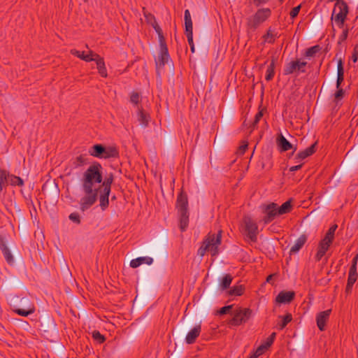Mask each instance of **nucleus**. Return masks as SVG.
Instances as JSON below:
<instances>
[{"instance_id":"5fc2aeb1","label":"nucleus","mask_w":358,"mask_h":358,"mask_svg":"<svg viewBox=\"0 0 358 358\" xmlns=\"http://www.w3.org/2000/svg\"><path fill=\"white\" fill-rule=\"evenodd\" d=\"M247 148H248V144L247 143H244L243 145H241L239 147L238 151H239V152L241 154H244V152H245Z\"/></svg>"},{"instance_id":"e2e57ef3","label":"nucleus","mask_w":358,"mask_h":358,"mask_svg":"<svg viewBox=\"0 0 358 358\" xmlns=\"http://www.w3.org/2000/svg\"><path fill=\"white\" fill-rule=\"evenodd\" d=\"M280 1H282L283 0H280Z\"/></svg>"},{"instance_id":"6ab92c4d","label":"nucleus","mask_w":358,"mask_h":358,"mask_svg":"<svg viewBox=\"0 0 358 358\" xmlns=\"http://www.w3.org/2000/svg\"><path fill=\"white\" fill-rule=\"evenodd\" d=\"M153 262V259L150 257H141L136 259H132L130 262V266L131 268H137L141 264H145L148 265L152 264Z\"/></svg>"},{"instance_id":"13d9d810","label":"nucleus","mask_w":358,"mask_h":358,"mask_svg":"<svg viewBox=\"0 0 358 358\" xmlns=\"http://www.w3.org/2000/svg\"><path fill=\"white\" fill-rule=\"evenodd\" d=\"M352 61L354 62H356L357 61V55L355 51L354 52V53L352 55Z\"/></svg>"},{"instance_id":"864d4df0","label":"nucleus","mask_w":358,"mask_h":358,"mask_svg":"<svg viewBox=\"0 0 358 358\" xmlns=\"http://www.w3.org/2000/svg\"><path fill=\"white\" fill-rule=\"evenodd\" d=\"M145 17H146L147 21L151 24L152 23H155V21H156L155 17L151 14L145 15Z\"/></svg>"},{"instance_id":"f8f14e48","label":"nucleus","mask_w":358,"mask_h":358,"mask_svg":"<svg viewBox=\"0 0 358 358\" xmlns=\"http://www.w3.org/2000/svg\"><path fill=\"white\" fill-rule=\"evenodd\" d=\"M307 62L300 60L291 61L284 68V75L287 76L292 73H305Z\"/></svg>"},{"instance_id":"e433bc0d","label":"nucleus","mask_w":358,"mask_h":358,"mask_svg":"<svg viewBox=\"0 0 358 358\" xmlns=\"http://www.w3.org/2000/svg\"><path fill=\"white\" fill-rule=\"evenodd\" d=\"M244 288L242 285H237L232 287L229 291V294L233 296H241L243 293Z\"/></svg>"},{"instance_id":"b1692460","label":"nucleus","mask_w":358,"mask_h":358,"mask_svg":"<svg viewBox=\"0 0 358 358\" xmlns=\"http://www.w3.org/2000/svg\"><path fill=\"white\" fill-rule=\"evenodd\" d=\"M344 80V69L342 59H340L338 62L337 65V80H336V87L339 88L341 83Z\"/></svg>"},{"instance_id":"7c9ffc66","label":"nucleus","mask_w":358,"mask_h":358,"mask_svg":"<svg viewBox=\"0 0 358 358\" xmlns=\"http://www.w3.org/2000/svg\"><path fill=\"white\" fill-rule=\"evenodd\" d=\"M8 173L6 170L0 169V192L6 187L8 184Z\"/></svg>"},{"instance_id":"4468645a","label":"nucleus","mask_w":358,"mask_h":358,"mask_svg":"<svg viewBox=\"0 0 358 358\" xmlns=\"http://www.w3.org/2000/svg\"><path fill=\"white\" fill-rule=\"evenodd\" d=\"M331 309H329L324 311L320 312L316 315L317 326L320 331L325 329L327 322L329 319Z\"/></svg>"},{"instance_id":"a19ab883","label":"nucleus","mask_w":358,"mask_h":358,"mask_svg":"<svg viewBox=\"0 0 358 358\" xmlns=\"http://www.w3.org/2000/svg\"><path fill=\"white\" fill-rule=\"evenodd\" d=\"M140 94L138 92H132L130 96V101L136 105L140 102Z\"/></svg>"},{"instance_id":"f257e3e1","label":"nucleus","mask_w":358,"mask_h":358,"mask_svg":"<svg viewBox=\"0 0 358 358\" xmlns=\"http://www.w3.org/2000/svg\"><path fill=\"white\" fill-rule=\"evenodd\" d=\"M102 166L99 163L90 166L84 172L82 182V189L84 196L80 201V208L85 211L92 206L99 198L101 183L103 180Z\"/></svg>"},{"instance_id":"49530a36","label":"nucleus","mask_w":358,"mask_h":358,"mask_svg":"<svg viewBox=\"0 0 358 358\" xmlns=\"http://www.w3.org/2000/svg\"><path fill=\"white\" fill-rule=\"evenodd\" d=\"M232 308H233L232 305L224 306L220 309V310L218 311V313L220 315H224V314L229 313Z\"/></svg>"},{"instance_id":"3c124183","label":"nucleus","mask_w":358,"mask_h":358,"mask_svg":"<svg viewBox=\"0 0 358 358\" xmlns=\"http://www.w3.org/2000/svg\"><path fill=\"white\" fill-rule=\"evenodd\" d=\"M158 38H159V43L160 48H164V46H167L166 44L165 38H164L163 34H159V35H158Z\"/></svg>"},{"instance_id":"f704fd0d","label":"nucleus","mask_w":358,"mask_h":358,"mask_svg":"<svg viewBox=\"0 0 358 358\" xmlns=\"http://www.w3.org/2000/svg\"><path fill=\"white\" fill-rule=\"evenodd\" d=\"M292 315L287 313L285 317H282L281 322L278 324V329L280 330L283 329L287 326V324L292 321Z\"/></svg>"},{"instance_id":"4d7b16f0","label":"nucleus","mask_w":358,"mask_h":358,"mask_svg":"<svg viewBox=\"0 0 358 358\" xmlns=\"http://www.w3.org/2000/svg\"><path fill=\"white\" fill-rule=\"evenodd\" d=\"M80 52H81L80 51L75 50V49H73L71 50V55H73L78 58H79V57H80Z\"/></svg>"},{"instance_id":"a18cd8bd","label":"nucleus","mask_w":358,"mask_h":358,"mask_svg":"<svg viewBox=\"0 0 358 358\" xmlns=\"http://www.w3.org/2000/svg\"><path fill=\"white\" fill-rule=\"evenodd\" d=\"M263 116V110H259L255 117V120L252 122V127L255 128V127L259 123L260 120L262 119Z\"/></svg>"},{"instance_id":"79ce46f5","label":"nucleus","mask_w":358,"mask_h":358,"mask_svg":"<svg viewBox=\"0 0 358 358\" xmlns=\"http://www.w3.org/2000/svg\"><path fill=\"white\" fill-rule=\"evenodd\" d=\"M275 337V333H272L269 338H267L266 341L262 344V346H264V348L268 349L273 343V340Z\"/></svg>"},{"instance_id":"6e6552de","label":"nucleus","mask_w":358,"mask_h":358,"mask_svg":"<svg viewBox=\"0 0 358 358\" xmlns=\"http://www.w3.org/2000/svg\"><path fill=\"white\" fill-rule=\"evenodd\" d=\"M270 15L271 10L269 8L259 9L255 15L247 19V26L249 29L255 30Z\"/></svg>"},{"instance_id":"052dcab7","label":"nucleus","mask_w":358,"mask_h":358,"mask_svg":"<svg viewBox=\"0 0 358 358\" xmlns=\"http://www.w3.org/2000/svg\"><path fill=\"white\" fill-rule=\"evenodd\" d=\"M85 53L84 51L81 52H80V57H79V58L82 60H84V58L85 57Z\"/></svg>"},{"instance_id":"393cba45","label":"nucleus","mask_w":358,"mask_h":358,"mask_svg":"<svg viewBox=\"0 0 358 358\" xmlns=\"http://www.w3.org/2000/svg\"><path fill=\"white\" fill-rule=\"evenodd\" d=\"M88 163V158L85 155H80L74 158L72 161V165L73 168L76 169L80 166H83Z\"/></svg>"},{"instance_id":"ea45409f","label":"nucleus","mask_w":358,"mask_h":358,"mask_svg":"<svg viewBox=\"0 0 358 358\" xmlns=\"http://www.w3.org/2000/svg\"><path fill=\"white\" fill-rule=\"evenodd\" d=\"M266 349L264 348V346H262V345L259 346L257 350L250 355L249 358H257L260 355H262Z\"/></svg>"},{"instance_id":"20e7f679","label":"nucleus","mask_w":358,"mask_h":358,"mask_svg":"<svg viewBox=\"0 0 358 358\" xmlns=\"http://www.w3.org/2000/svg\"><path fill=\"white\" fill-rule=\"evenodd\" d=\"M337 224L332 225L327 231L324 238L320 241L317 248V252L315 255V260L319 262L329 250L330 245L334 239L335 231L337 229Z\"/></svg>"},{"instance_id":"7ed1b4c3","label":"nucleus","mask_w":358,"mask_h":358,"mask_svg":"<svg viewBox=\"0 0 358 358\" xmlns=\"http://www.w3.org/2000/svg\"><path fill=\"white\" fill-rule=\"evenodd\" d=\"M176 206L180 216V228L183 231L186 229L189 223L188 201L185 194L180 193L178 195Z\"/></svg>"},{"instance_id":"473e14b6","label":"nucleus","mask_w":358,"mask_h":358,"mask_svg":"<svg viewBox=\"0 0 358 358\" xmlns=\"http://www.w3.org/2000/svg\"><path fill=\"white\" fill-rule=\"evenodd\" d=\"M138 121L143 127H146L148 124V115L145 114L142 108L138 109Z\"/></svg>"},{"instance_id":"423d86ee","label":"nucleus","mask_w":358,"mask_h":358,"mask_svg":"<svg viewBox=\"0 0 358 358\" xmlns=\"http://www.w3.org/2000/svg\"><path fill=\"white\" fill-rule=\"evenodd\" d=\"M89 154L97 158H115L118 157L119 152L114 147H104L101 144H96L90 148Z\"/></svg>"},{"instance_id":"c85d7f7f","label":"nucleus","mask_w":358,"mask_h":358,"mask_svg":"<svg viewBox=\"0 0 358 358\" xmlns=\"http://www.w3.org/2000/svg\"><path fill=\"white\" fill-rule=\"evenodd\" d=\"M96 65H97V69L99 71V73L103 78L107 77V71L105 66V62L103 60V58L100 57L97 59L96 61Z\"/></svg>"},{"instance_id":"0eeeda50","label":"nucleus","mask_w":358,"mask_h":358,"mask_svg":"<svg viewBox=\"0 0 358 358\" xmlns=\"http://www.w3.org/2000/svg\"><path fill=\"white\" fill-rule=\"evenodd\" d=\"M113 181L112 174L105 178L101 183L99 192V206L102 210H105L109 205V195L111 190V185Z\"/></svg>"},{"instance_id":"1a4fd4ad","label":"nucleus","mask_w":358,"mask_h":358,"mask_svg":"<svg viewBox=\"0 0 358 358\" xmlns=\"http://www.w3.org/2000/svg\"><path fill=\"white\" fill-rule=\"evenodd\" d=\"M233 317L229 321L231 326H239L246 322L252 315V310L250 308H237L231 312Z\"/></svg>"},{"instance_id":"c9c22d12","label":"nucleus","mask_w":358,"mask_h":358,"mask_svg":"<svg viewBox=\"0 0 358 358\" xmlns=\"http://www.w3.org/2000/svg\"><path fill=\"white\" fill-rule=\"evenodd\" d=\"M277 34H275L271 29H269L264 36V41L268 43H273L275 41V38Z\"/></svg>"},{"instance_id":"2eb2a0df","label":"nucleus","mask_w":358,"mask_h":358,"mask_svg":"<svg viewBox=\"0 0 358 358\" xmlns=\"http://www.w3.org/2000/svg\"><path fill=\"white\" fill-rule=\"evenodd\" d=\"M22 301L28 302L29 304L27 306H25L24 308H15L13 309V311L15 313H16L17 314H18L19 315L24 316V317H27V316L34 313L35 311V308H34V305L31 303H30L29 300L26 298H22Z\"/></svg>"},{"instance_id":"de8ad7c7","label":"nucleus","mask_w":358,"mask_h":358,"mask_svg":"<svg viewBox=\"0 0 358 358\" xmlns=\"http://www.w3.org/2000/svg\"><path fill=\"white\" fill-rule=\"evenodd\" d=\"M337 89H338V90L335 93V99L336 101H339V100L342 99L344 96V90L340 87L337 88Z\"/></svg>"},{"instance_id":"9b49d317","label":"nucleus","mask_w":358,"mask_h":358,"mask_svg":"<svg viewBox=\"0 0 358 358\" xmlns=\"http://www.w3.org/2000/svg\"><path fill=\"white\" fill-rule=\"evenodd\" d=\"M185 35L187 38L188 43L190 46L192 52H194V44L193 42V25L191 14L189 10H185L184 13Z\"/></svg>"},{"instance_id":"a211bd4d","label":"nucleus","mask_w":358,"mask_h":358,"mask_svg":"<svg viewBox=\"0 0 358 358\" xmlns=\"http://www.w3.org/2000/svg\"><path fill=\"white\" fill-rule=\"evenodd\" d=\"M201 331V325L195 326L192 329H191L187 334L185 337V342L187 344H192L195 343L196 339L199 336Z\"/></svg>"},{"instance_id":"72a5a7b5","label":"nucleus","mask_w":358,"mask_h":358,"mask_svg":"<svg viewBox=\"0 0 358 358\" xmlns=\"http://www.w3.org/2000/svg\"><path fill=\"white\" fill-rule=\"evenodd\" d=\"M320 49L321 48L319 45L310 47L306 50L305 55L307 57H313L320 50Z\"/></svg>"},{"instance_id":"5701e85b","label":"nucleus","mask_w":358,"mask_h":358,"mask_svg":"<svg viewBox=\"0 0 358 358\" xmlns=\"http://www.w3.org/2000/svg\"><path fill=\"white\" fill-rule=\"evenodd\" d=\"M277 144L282 152L287 151L292 148V145L280 134L277 138Z\"/></svg>"},{"instance_id":"603ef678","label":"nucleus","mask_w":358,"mask_h":358,"mask_svg":"<svg viewBox=\"0 0 358 358\" xmlns=\"http://www.w3.org/2000/svg\"><path fill=\"white\" fill-rule=\"evenodd\" d=\"M152 26L153 27L154 29L155 30L158 35H159V34H163L162 29L160 28V27L159 26L156 21H155V23H152Z\"/></svg>"},{"instance_id":"a878e982","label":"nucleus","mask_w":358,"mask_h":358,"mask_svg":"<svg viewBox=\"0 0 358 358\" xmlns=\"http://www.w3.org/2000/svg\"><path fill=\"white\" fill-rule=\"evenodd\" d=\"M292 209V200L289 199L283 203L280 206H278V215H282L289 213Z\"/></svg>"},{"instance_id":"cd10ccee","label":"nucleus","mask_w":358,"mask_h":358,"mask_svg":"<svg viewBox=\"0 0 358 358\" xmlns=\"http://www.w3.org/2000/svg\"><path fill=\"white\" fill-rule=\"evenodd\" d=\"M275 59L272 58L270 64L268 66L266 69V80L270 81L273 79L275 75Z\"/></svg>"},{"instance_id":"f3484780","label":"nucleus","mask_w":358,"mask_h":358,"mask_svg":"<svg viewBox=\"0 0 358 358\" xmlns=\"http://www.w3.org/2000/svg\"><path fill=\"white\" fill-rule=\"evenodd\" d=\"M295 293L294 292H280L276 296V301L280 303H289L294 298Z\"/></svg>"},{"instance_id":"4be33fe9","label":"nucleus","mask_w":358,"mask_h":358,"mask_svg":"<svg viewBox=\"0 0 358 358\" xmlns=\"http://www.w3.org/2000/svg\"><path fill=\"white\" fill-rule=\"evenodd\" d=\"M316 145H317V143L315 142V143H313V145H311L310 147L307 148L304 150L299 152L296 155L295 159L301 160V159H304L306 157L312 155L316 150Z\"/></svg>"},{"instance_id":"412c9836","label":"nucleus","mask_w":358,"mask_h":358,"mask_svg":"<svg viewBox=\"0 0 358 358\" xmlns=\"http://www.w3.org/2000/svg\"><path fill=\"white\" fill-rule=\"evenodd\" d=\"M307 241V236L302 234L296 241L294 245L290 248V254L297 253L300 249L304 245Z\"/></svg>"},{"instance_id":"680f3d73","label":"nucleus","mask_w":358,"mask_h":358,"mask_svg":"<svg viewBox=\"0 0 358 358\" xmlns=\"http://www.w3.org/2000/svg\"><path fill=\"white\" fill-rule=\"evenodd\" d=\"M255 2H257L258 3H266V1H268V0H254Z\"/></svg>"},{"instance_id":"2f4dec72","label":"nucleus","mask_w":358,"mask_h":358,"mask_svg":"<svg viewBox=\"0 0 358 358\" xmlns=\"http://www.w3.org/2000/svg\"><path fill=\"white\" fill-rule=\"evenodd\" d=\"M8 182L13 186H19L22 187L24 185L23 180L18 176L14 175H10L8 173Z\"/></svg>"},{"instance_id":"c756f323","label":"nucleus","mask_w":358,"mask_h":358,"mask_svg":"<svg viewBox=\"0 0 358 358\" xmlns=\"http://www.w3.org/2000/svg\"><path fill=\"white\" fill-rule=\"evenodd\" d=\"M357 278V273L349 272L348 282L345 287V292L350 293L354 283Z\"/></svg>"},{"instance_id":"ddd939ff","label":"nucleus","mask_w":358,"mask_h":358,"mask_svg":"<svg viewBox=\"0 0 358 358\" xmlns=\"http://www.w3.org/2000/svg\"><path fill=\"white\" fill-rule=\"evenodd\" d=\"M243 222L247 231V237L252 241H257V235L258 233V228L256 222L252 220L250 217H245Z\"/></svg>"},{"instance_id":"39448f33","label":"nucleus","mask_w":358,"mask_h":358,"mask_svg":"<svg viewBox=\"0 0 358 358\" xmlns=\"http://www.w3.org/2000/svg\"><path fill=\"white\" fill-rule=\"evenodd\" d=\"M348 12V6L345 1L336 0L331 19L334 20L335 22L340 28H343Z\"/></svg>"},{"instance_id":"58836bf2","label":"nucleus","mask_w":358,"mask_h":358,"mask_svg":"<svg viewBox=\"0 0 358 358\" xmlns=\"http://www.w3.org/2000/svg\"><path fill=\"white\" fill-rule=\"evenodd\" d=\"M92 337L99 343H102L105 341V337L99 331H94L92 332Z\"/></svg>"},{"instance_id":"6e6d98bb","label":"nucleus","mask_w":358,"mask_h":358,"mask_svg":"<svg viewBox=\"0 0 358 358\" xmlns=\"http://www.w3.org/2000/svg\"><path fill=\"white\" fill-rule=\"evenodd\" d=\"M301 167H302V164H299V165H296V166H291V167L289 168V171H291V172H294V171H298V170H299Z\"/></svg>"},{"instance_id":"37998d69","label":"nucleus","mask_w":358,"mask_h":358,"mask_svg":"<svg viewBox=\"0 0 358 358\" xmlns=\"http://www.w3.org/2000/svg\"><path fill=\"white\" fill-rule=\"evenodd\" d=\"M357 261H358V254L356 255L355 257L353 258V259L352 261V265H351V266L350 268L349 272L357 273Z\"/></svg>"},{"instance_id":"dca6fc26","label":"nucleus","mask_w":358,"mask_h":358,"mask_svg":"<svg viewBox=\"0 0 358 358\" xmlns=\"http://www.w3.org/2000/svg\"><path fill=\"white\" fill-rule=\"evenodd\" d=\"M0 249L4 256V258L8 264H13L14 262L13 256L6 245L4 238L2 237H0Z\"/></svg>"},{"instance_id":"9d476101","label":"nucleus","mask_w":358,"mask_h":358,"mask_svg":"<svg viewBox=\"0 0 358 358\" xmlns=\"http://www.w3.org/2000/svg\"><path fill=\"white\" fill-rule=\"evenodd\" d=\"M262 213L264 216L262 218V222L264 224L271 222L276 216L279 215L278 213V204L275 203H270L264 204L261 206Z\"/></svg>"},{"instance_id":"4c0bfd02","label":"nucleus","mask_w":358,"mask_h":358,"mask_svg":"<svg viewBox=\"0 0 358 358\" xmlns=\"http://www.w3.org/2000/svg\"><path fill=\"white\" fill-rule=\"evenodd\" d=\"M99 57H100V56L98 54L90 50V51H89L88 54L85 55L84 61L87 62H92V61L96 62L97 60V59Z\"/></svg>"},{"instance_id":"f03ea898","label":"nucleus","mask_w":358,"mask_h":358,"mask_svg":"<svg viewBox=\"0 0 358 358\" xmlns=\"http://www.w3.org/2000/svg\"><path fill=\"white\" fill-rule=\"evenodd\" d=\"M222 231H219L217 234H209L203 241V245L198 250V255L203 257L207 251H209L212 256H216L218 254V246L221 243Z\"/></svg>"},{"instance_id":"8fccbe9b","label":"nucleus","mask_w":358,"mask_h":358,"mask_svg":"<svg viewBox=\"0 0 358 358\" xmlns=\"http://www.w3.org/2000/svg\"><path fill=\"white\" fill-rule=\"evenodd\" d=\"M348 36V29L345 28L343 29L341 35L339 36V43L345 41Z\"/></svg>"},{"instance_id":"bf43d9fd","label":"nucleus","mask_w":358,"mask_h":358,"mask_svg":"<svg viewBox=\"0 0 358 358\" xmlns=\"http://www.w3.org/2000/svg\"><path fill=\"white\" fill-rule=\"evenodd\" d=\"M275 274H271L266 278V282H270Z\"/></svg>"},{"instance_id":"aec40b11","label":"nucleus","mask_w":358,"mask_h":358,"mask_svg":"<svg viewBox=\"0 0 358 358\" xmlns=\"http://www.w3.org/2000/svg\"><path fill=\"white\" fill-rule=\"evenodd\" d=\"M169 59V55L168 52L167 46H164V48H160L159 54L156 61L157 65L164 66L166 63L168 62Z\"/></svg>"},{"instance_id":"bb28decb","label":"nucleus","mask_w":358,"mask_h":358,"mask_svg":"<svg viewBox=\"0 0 358 358\" xmlns=\"http://www.w3.org/2000/svg\"><path fill=\"white\" fill-rule=\"evenodd\" d=\"M233 278L229 274H226L224 276H223L222 278L220 279V288L222 290L227 289L229 287L231 282H232Z\"/></svg>"},{"instance_id":"09e8293b","label":"nucleus","mask_w":358,"mask_h":358,"mask_svg":"<svg viewBox=\"0 0 358 358\" xmlns=\"http://www.w3.org/2000/svg\"><path fill=\"white\" fill-rule=\"evenodd\" d=\"M300 5L293 8L290 12V17L292 18H294L295 17H296L300 11Z\"/></svg>"},{"instance_id":"c03bdc74","label":"nucleus","mask_w":358,"mask_h":358,"mask_svg":"<svg viewBox=\"0 0 358 358\" xmlns=\"http://www.w3.org/2000/svg\"><path fill=\"white\" fill-rule=\"evenodd\" d=\"M69 220H71L73 222H75L76 224L80 223V215L78 213H72L69 215Z\"/></svg>"}]
</instances>
